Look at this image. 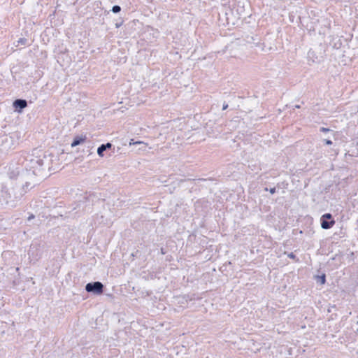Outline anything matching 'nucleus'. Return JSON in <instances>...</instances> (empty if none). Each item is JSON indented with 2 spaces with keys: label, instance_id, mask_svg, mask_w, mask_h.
<instances>
[{
  "label": "nucleus",
  "instance_id": "21",
  "mask_svg": "<svg viewBox=\"0 0 358 358\" xmlns=\"http://www.w3.org/2000/svg\"><path fill=\"white\" fill-rule=\"evenodd\" d=\"M123 22H124V21L122 20L120 22H116L115 27L116 28L120 27L122 25Z\"/></svg>",
  "mask_w": 358,
  "mask_h": 358
},
{
  "label": "nucleus",
  "instance_id": "7",
  "mask_svg": "<svg viewBox=\"0 0 358 358\" xmlns=\"http://www.w3.org/2000/svg\"><path fill=\"white\" fill-rule=\"evenodd\" d=\"M112 146L113 145L110 143L101 144L97 149V154L99 155V156L103 157V152L108 149H110Z\"/></svg>",
  "mask_w": 358,
  "mask_h": 358
},
{
  "label": "nucleus",
  "instance_id": "5",
  "mask_svg": "<svg viewBox=\"0 0 358 358\" xmlns=\"http://www.w3.org/2000/svg\"><path fill=\"white\" fill-rule=\"evenodd\" d=\"M27 106V101L25 99H17L13 102V107L15 112L21 113Z\"/></svg>",
  "mask_w": 358,
  "mask_h": 358
},
{
  "label": "nucleus",
  "instance_id": "8",
  "mask_svg": "<svg viewBox=\"0 0 358 358\" xmlns=\"http://www.w3.org/2000/svg\"><path fill=\"white\" fill-rule=\"evenodd\" d=\"M86 138H87L85 136H76L73 138V140L71 144V147H76L77 145H80L81 143H83L85 141Z\"/></svg>",
  "mask_w": 358,
  "mask_h": 358
},
{
  "label": "nucleus",
  "instance_id": "18",
  "mask_svg": "<svg viewBox=\"0 0 358 358\" xmlns=\"http://www.w3.org/2000/svg\"><path fill=\"white\" fill-rule=\"evenodd\" d=\"M323 141H324V144L327 145H330L333 143V142L329 139H324Z\"/></svg>",
  "mask_w": 358,
  "mask_h": 358
},
{
  "label": "nucleus",
  "instance_id": "22",
  "mask_svg": "<svg viewBox=\"0 0 358 358\" xmlns=\"http://www.w3.org/2000/svg\"><path fill=\"white\" fill-rule=\"evenodd\" d=\"M133 141V139L131 140V142L129 143V145H131V144H143V142H141V141H136V142H132Z\"/></svg>",
  "mask_w": 358,
  "mask_h": 358
},
{
  "label": "nucleus",
  "instance_id": "9",
  "mask_svg": "<svg viewBox=\"0 0 358 358\" xmlns=\"http://www.w3.org/2000/svg\"><path fill=\"white\" fill-rule=\"evenodd\" d=\"M326 277V274L324 273H322L320 275H315L314 279L316 280L317 283L322 285H324L327 282Z\"/></svg>",
  "mask_w": 358,
  "mask_h": 358
},
{
  "label": "nucleus",
  "instance_id": "19",
  "mask_svg": "<svg viewBox=\"0 0 358 358\" xmlns=\"http://www.w3.org/2000/svg\"><path fill=\"white\" fill-rule=\"evenodd\" d=\"M173 259V257L171 255H169L166 257V261H167V262H171Z\"/></svg>",
  "mask_w": 358,
  "mask_h": 358
},
{
  "label": "nucleus",
  "instance_id": "25",
  "mask_svg": "<svg viewBox=\"0 0 358 358\" xmlns=\"http://www.w3.org/2000/svg\"><path fill=\"white\" fill-rule=\"evenodd\" d=\"M212 258L211 256L208 257V255H206V256L204 257V259L206 260V261H208V260H210Z\"/></svg>",
  "mask_w": 358,
  "mask_h": 358
},
{
  "label": "nucleus",
  "instance_id": "14",
  "mask_svg": "<svg viewBox=\"0 0 358 358\" xmlns=\"http://www.w3.org/2000/svg\"><path fill=\"white\" fill-rule=\"evenodd\" d=\"M346 255H347L346 258L349 261L353 260V259H354V252H350V253H347Z\"/></svg>",
  "mask_w": 358,
  "mask_h": 358
},
{
  "label": "nucleus",
  "instance_id": "28",
  "mask_svg": "<svg viewBox=\"0 0 358 358\" xmlns=\"http://www.w3.org/2000/svg\"><path fill=\"white\" fill-rule=\"evenodd\" d=\"M137 253H138V251L136 252V254H135V255L134 254V252H132V253H131V255H133V256H136H136H137Z\"/></svg>",
  "mask_w": 358,
  "mask_h": 358
},
{
  "label": "nucleus",
  "instance_id": "31",
  "mask_svg": "<svg viewBox=\"0 0 358 358\" xmlns=\"http://www.w3.org/2000/svg\"><path fill=\"white\" fill-rule=\"evenodd\" d=\"M357 324H358V321H357Z\"/></svg>",
  "mask_w": 358,
  "mask_h": 358
},
{
  "label": "nucleus",
  "instance_id": "1",
  "mask_svg": "<svg viewBox=\"0 0 358 358\" xmlns=\"http://www.w3.org/2000/svg\"><path fill=\"white\" fill-rule=\"evenodd\" d=\"M96 199H97V196L94 194H87V193H86L85 195L82 196L78 201H77L76 206L74 207L73 210H74L78 209L76 213L80 211L91 212Z\"/></svg>",
  "mask_w": 358,
  "mask_h": 358
},
{
  "label": "nucleus",
  "instance_id": "13",
  "mask_svg": "<svg viewBox=\"0 0 358 358\" xmlns=\"http://www.w3.org/2000/svg\"><path fill=\"white\" fill-rule=\"evenodd\" d=\"M288 257L290 259H294L295 262H299V259L296 257V256L294 255V252H290L287 255Z\"/></svg>",
  "mask_w": 358,
  "mask_h": 358
},
{
  "label": "nucleus",
  "instance_id": "29",
  "mask_svg": "<svg viewBox=\"0 0 358 358\" xmlns=\"http://www.w3.org/2000/svg\"><path fill=\"white\" fill-rule=\"evenodd\" d=\"M294 107H295L296 108H300V106H299V105H296Z\"/></svg>",
  "mask_w": 358,
  "mask_h": 358
},
{
  "label": "nucleus",
  "instance_id": "30",
  "mask_svg": "<svg viewBox=\"0 0 358 358\" xmlns=\"http://www.w3.org/2000/svg\"><path fill=\"white\" fill-rule=\"evenodd\" d=\"M356 333L358 334V329L357 330Z\"/></svg>",
  "mask_w": 358,
  "mask_h": 358
},
{
  "label": "nucleus",
  "instance_id": "23",
  "mask_svg": "<svg viewBox=\"0 0 358 358\" xmlns=\"http://www.w3.org/2000/svg\"><path fill=\"white\" fill-rule=\"evenodd\" d=\"M228 108V104L226 103L225 102L223 103V106H222V110H226L227 108Z\"/></svg>",
  "mask_w": 358,
  "mask_h": 358
},
{
  "label": "nucleus",
  "instance_id": "20",
  "mask_svg": "<svg viewBox=\"0 0 358 358\" xmlns=\"http://www.w3.org/2000/svg\"><path fill=\"white\" fill-rule=\"evenodd\" d=\"M29 185H30V184H29V182H27L25 183V185H23L22 188H23V189H24V192H27V190H26V189H28V187H29Z\"/></svg>",
  "mask_w": 358,
  "mask_h": 358
},
{
  "label": "nucleus",
  "instance_id": "6",
  "mask_svg": "<svg viewBox=\"0 0 358 358\" xmlns=\"http://www.w3.org/2000/svg\"><path fill=\"white\" fill-rule=\"evenodd\" d=\"M323 55L322 52L317 53L313 49H310L308 52V59L312 62H320L322 60Z\"/></svg>",
  "mask_w": 358,
  "mask_h": 358
},
{
  "label": "nucleus",
  "instance_id": "17",
  "mask_svg": "<svg viewBox=\"0 0 358 358\" xmlns=\"http://www.w3.org/2000/svg\"><path fill=\"white\" fill-rule=\"evenodd\" d=\"M320 131L321 132H323V133H327V132L330 131V129H329V128H326V127H321V128L320 129Z\"/></svg>",
  "mask_w": 358,
  "mask_h": 358
},
{
  "label": "nucleus",
  "instance_id": "2",
  "mask_svg": "<svg viewBox=\"0 0 358 358\" xmlns=\"http://www.w3.org/2000/svg\"><path fill=\"white\" fill-rule=\"evenodd\" d=\"M105 288V285L100 281L88 282L85 287L87 292L97 296L101 295L104 292Z\"/></svg>",
  "mask_w": 358,
  "mask_h": 358
},
{
  "label": "nucleus",
  "instance_id": "27",
  "mask_svg": "<svg viewBox=\"0 0 358 358\" xmlns=\"http://www.w3.org/2000/svg\"><path fill=\"white\" fill-rule=\"evenodd\" d=\"M107 296L109 297H113V295L112 294H108Z\"/></svg>",
  "mask_w": 358,
  "mask_h": 358
},
{
  "label": "nucleus",
  "instance_id": "4",
  "mask_svg": "<svg viewBox=\"0 0 358 358\" xmlns=\"http://www.w3.org/2000/svg\"><path fill=\"white\" fill-rule=\"evenodd\" d=\"M335 224L334 218L331 213H327L320 217L321 227L324 229L331 228Z\"/></svg>",
  "mask_w": 358,
  "mask_h": 358
},
{
  "label": "nucleus",
  "instance_id": "12",
  "mask_svg": "<svg viewBox=\"0 0 358 358\" xmlns=\"http://www.w3.org/2000/svg\"><path fill=\"white\" fill-rule=\"evenodd\" d=\"M37 250H38V248H35V247L30 248V249L28 251V255H29V257L31 255H34V252H36Z\"/></svg>",
  "mask_w": 358,
  "mask_h": 358
},
{
  "label": "nucleus",
  "instance_id": "10",
  "mask_svg": "<svg viewBox=\"0 0 358 358\" xmlns=\"http://www.w3.org/2000/svg\"><path fill=\"white\" fill-rule=\"evenodd\" d=\"M17 42V45H27L28 40L25 38H20L18 39V41Z\"/></svg>",
  "mask_w": 358,
  "mask_h": 358
},
{
  "label": "nucleus",
  "instance_id": "16",
  "mask_svg": "<svg viewBox=\"0 0 358 358\" xmlns=\"http://www.w3.org/2000/svg\"><path fill=\"white\" fill-rule=\"evenodd\" d=\"M169 248H160L161 253L165 255L168 252Z\"/></svg>",
  "mask_w": 358,
  "mask_h": 358
},
{
  "label": "nucleus",
  "instance_id": "32",
  "mask_svg": "<svg viewBox=\"0 0 358 358\" xmlns=\"http://www.w3.org/2000/svg\"><path fill=\"white\" fill-rule=\"evenodd\" d=\"M357 354H358V351H357Z\"/></svg>",
  "mask_w": 358,
  "mask_h": 358
},
{
  "label": "nucleus",
  "instance_id": "3",
  "mask_svg": "<svg viewBox=\"0 0 358 358\" xmlns=\"http://www.w3.org/2000/svg\"><path fill=\"white\" fill-rule=\"evenodd\" d=\"M54 157L55 156L52 154L48 155H44L43 158H37L36 160H32V163L37 164L39 169H45L47 168L50 171Z\"/></svg>",
  "mask_w": 358,
  "mask_h": 358
},
{
  "label": "nucleus",
  "instance_id": "11",
  "mask_svg": "<svg viewBox=\"0 0 358 358\" xmlns=\"http://www.w3.org/2000/svg\"><path fill=\"white\" fill-rule=\"evenodd\" d=\"M111 11L114 13H118L121 11V7L118 5H115L112 7Z\"/></svg>",
  "mask_w": 358,
  "mask_h": 358
},
{
  "label": "nucleus",
  "instance_id": "26",
  "mask_svg": "<svg viewBox=\"0 0 358 358\" xmlns=\"http://www.w3.org/2000/svg\"><path fill=\"white\" fill-rule=\"evenodd\" d=\"M34 218V215H31L29 217H28V220H31V219Z\"/></svg>",
  "mask_w": 358,
  "mask_h": 358
},
{
  "label": "nucleus",
  "instance_id": "24",
  "mask_svg": "<svg viewBox=\"0 0 358 358\" xmlns=\"http://www.w3.org/2000/svg\"><path fill=\"white\" fill-rule=\"evenodd\" d=\"M206 250H207V252H209V250H208V248H206V249H205V250H203L202 252L199 250V251L198 252V253H199V255H201V254H203V252H206Z\"/></svg>",
  "mask_w": 358,
  "mask_h": 358
},
{
  "label": "nucleus",
  "instance_id": "15",
  "mask_svg": "<svg viewBox=\"0 0 358 358\" xmlns=\"http://www.w3.org/2000/svg\"><path fill=\"white\" fill-rule=\"evenodd\" d=\"M264 190H265V191H269V192H270V193H271V194H275V193L276 192V189H275V187L270 188L269 189H268L267 187H266V188L264 189Z\"/></svg>",
  "mask_w": 358,
  "mask_h": 358
}]
</instances>
